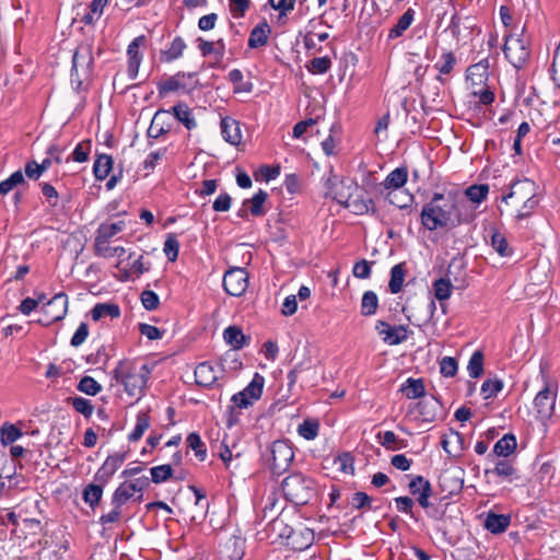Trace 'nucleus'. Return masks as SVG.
<instances>
[{"mask_svg": "<svg viewBox=\"0 0 560 560\" xmlns=\"http://www.w3.org/2000/svg\"><path fill=\"white\" fill-rule=\"evenodd\" d=\"M538 186L528 178L513 182L510 191L502 196L499 210L501 214L506 213L516 220L532 215L538 206Z\"/></svg>", "mask_w": 560, "mask_h": 560, "instance_id": "nucleus-1", "label": "nucleus"}, {"mask_svg": "<svg viewBox=\"0 0 560 560\" xmlns=\"http://www.w3.org/2000/svg\"><path fill=\"white\" fill-rule=\"evenodd\" d=\"M456 201L453 194L435 192L430 201L422 207L421 210V224L429 231L438 229L454 228L462 222H469L474 220V215L462 220L459 217L453 218Z\"/></svg>", "mask_w": 560, "mask_h": 560, "instance_id": "nucleus-2", "label": "nucleus"}, {"mask_svg": "<svg viewBox=\"0 0 560 560\" xmlns=\"http://www.w3.org/2000/svg\"><path fill=\"white\" fill-rule=\"evenodd\" d=\"M150 369L130 360H121L113 371V378L124 386L130 397H140L149 380Z\"/></svg>", "mask_w": 560, "mask_h": 560, "instance_id": "nucleus-3", "label": "nucleus"}, {"mask_svg": "<svg viewBox=\"0 0 560 560\" xmlns=\"http://www.w3.org/2000/svg\"><path fill=\"white\" fill-rule=\"evenodd\" d=\"M282 490L288 500L301 505L310 502L316 493L315 481L300 472L284 478Z\"/></svg>", "mask_w": 560, "mask_h": 560, "instance_id": "nucleus-4", "label": "nucleus"}, {"mask_svg": "<svg viewBox=\"0 0 560 560\" xmlns=\"http://www.w3.org/2000/svg\"><path fill=\"white\" fill-rule=\"evenodd\" d=\"M294 458V452L287 441H275L265 454V460L270 470L276 475H281L288 470Z\"/></svg>", "mask_w": 560, "mask_h": 560, "instance_id": "nucleus-5", "label": "nucleus"}, {"mask_svg": "<svg viewBox=\"0 0 560 560\" xmlns=\"http://www.w3.org/2000/svg\"><path fill=\"white\" fill-rule=\"evenodd\" d=\"M324 186L325 195L342 206L353 196V192L359 190L352 179L339 177L332 171L326 177Z\"/></svg>", "mask_w": 560, "mask_h": 560, "instance_id": "nucleus-6", "label": "nucleus"}, {"mask_svg": "<svg viewBox=\"0 0 560 560\" xmlns=\"http://www.w3.org/2000/svg\"><path fill=\"white\" fill-rule=\"evenodd\" d=\"M504 55L515 68H522L529 58L530 51L527 42L520 35L505 36Z\"/></svg>", "mask_w": 560, "mask_h": 560, "instance_id": "nucleus-7", "label": "nucleus"}, {"mask_svg": "<svg viewBox=\"0 0 560 560\" xmlns=\"http://www.w3.org/2000/svg\"><path fill=\"white\" fill-rule=\"evenodd\" d=\"M265 378L258 373H255L250 383L241 392L234 394L231 398L234 406L240 409H246L255 401L259 400L262 394Z\"/></svg>", "mask_w": 560, "mask_h": 560, "instance_id": "nucleus-8", "label": "nucleus"}, {"mask_svg": "<svg viewBox=\"0 0 560 560\" xmlns=\"http://www.w3.org/2000/svg\"><path fill=\"white\" fill-rule=\"evenodd\" d=\"M68 312V296L65 293H57L43 306L44 317L38 319L43 326L65 318Z\"/></svg>", "mask_w": 560, "mask_h": 560, "instance_id": "nucleus-9", "label": "nucleus"}, {"mask_svg": "<svg viewBox=\"0 0 560 560\" xmlns=\"http://www.w3.org/2000/svg\"><path fill=\"white\" fill-rule=\"evenodd\" d=\"M248 287V275L244 268H231L224 273L223 288L232 296H241Z\"/></svg>", "mask_w": 560, "mask_h": 560, "instance_id": "nucleus-10", "label": "nucleus"}, {"mask_svg": "<svg viewBox=\"0 0 560 560\" xmlns=\"http://www.w3.org/2000/svg\"><path fill=\"white\" fill-rule=\"evenodd\" d=\"M557 394L549 386L542 388L534 399V409L541 420L549 419L555 409Z\"/></svg>", "mask_w": 560, "mask_h": 560, "instance_id": "nucleus-11", "label": "nucleus"}, {"mask_svg": "<svg viewBox=\"0 0 560 560\" xmlns=\"http://www.w3.org/2000/svg\"><path fill=\"white\" fill-rule=\"evenodd\" d=\"M375 329L382 340L389 346L400 345L408 338V330L404 325L390 326L386 322L378 320Z\"/></svg>", "mask_w": 560, "mask_h": 560, "instance_id": "nucleus-12", "label": "nucleus"}, {"mask_svg": "<svg viewBox=\"0 0 560 560\" xmlns=\"http://www.w3.org/2000/svg\"><path fill=\"white\" fill-rule=\"evenodd\" d=\"M93 63V56L89 46H80L72 58L71 83L75 82L74 75H79V71L88 77Z\"/></svg>", "mask_w": 560, "mask_h": 560, "instance_id": "nucleus-13", "label": "nucleus"}, {"mask_svg": "<svg viewBox=\"0 0 560 560\" xmlns=\"http://www.w3.org/2000/svg\"><path fill=\"white\" fill-rule=\"evenodd\" d=\"M125 454L116 453L106 458L102 467L96 472V479L101 483H106L125 462Z\"/></svg>", "mask_w": 560, "mask_h": 560, "instance_id": "nucleus-14", "label": "nucleus"}, {"mask_svg": "<svg viewBox=\"0 0 560 560\" xmlns=\"http://www.w3.org/2000/svg\"><path fill=\"white\" fill-rule=\"evenodd\" d=\"M144 36H138L128 46V75L131 80L136 79L138 75L139 67L142 61V56L139 51V48L144 43Z\"/></svg>", "mask_w": 560, "mask_h": 560, "instance_id": "nucleus-15", "label": "nucleus"}, {"mask_svg": "<svg viewBox=\"0 0 560 560\" xmlns=\"http://www.w3.org/2000/svg\"><path fill=\"white\" fill-rule=\"evenodd\" d=\"M171 130V110L160 109L152 118L148 129V137L159 138Z\"/></svg>", "mask_w": 560, "mask_h": 560, "instance_id": "nucleus-16", "label": "nucleus"}, {"mask_svg": "<svg viewBox=\"0 0 560 560\" xmlns=\"http://www.w3.org/2000/svg\"><path fill=\"white\" fill-rule=\"evenodd\" d=\"M221 372V370H215L211 363L201 362L195 369L196 384L202 387H210L218 381L219 373Z\"/></svg>", "mask_w": 560, "mask_h": 560, "instance_id": "nucleus-17", "label": "nucleus"}, {"mask_svg": "<svg viewBox=\"0 0 560 560\" xmlns=\"http://www.w3.org/2000/svg\"><path fill=\"white\" fill-rule=\"evenodd\" d=\"M220 127L221 135L228 143L238 145L242 142L243 136L237 120L231 117H224L221 119Z\"/></svg>", "mask_w": 560, "mask_h": 560, "instance_id": "nucleus-18", "label": "nucleus"}, {"mask_svg": "<svg viewBox=\"0 0 560 560\" xmlns=\"http://www.w3.org/2000/svg\"><path fill=\"white\" fill-rule=\"evenodd\" d=\"M467 82L472 88H481L488 80V61L481 60L467 69Z\"/></svg>", "mask_w": 560, "mask_h": 560, "instance_id": "nucleus-19", "label": "nucleus"}, {"mask_svg": "<svg viewBox=\"0 0 560 560\" xmlns=\"http://www.w3.org/2000/svg\"><path fill=\"white\" fill-rule=\"evenodd\" d=\"M419 420L423 422H433L441 411V404L434 397L421 400L417 405Z\"/></svg>", "mask_w": 560, "mask_h": 560, "instance_id": "nucleus-20", "label": "nucleus"}, {"mask_svg": "<svg viewBox=\"0 0 560 560\" xmlns=\"http://www.w3.org/2000/svg\"><path fill=\"white\" fill-rule=\"evenodd\" d=\"M443 450L452 457H458L465 450L464 438L458 432L452 431L441 441Z\"/></svg>", "mask_w": 560, "mask_h": 560, "instance_id": "nucleus-21", "label": "nucleus"}, {"mask_svg": "<svg viewBox=\"0 0 560 560\" xmlns=\"http://www.w3.org/2000/svg\"><path fill=\"white\" fill-rule=\"evenodd\" d=\"M511 523L510 515L489 512L485 520V527L492 534H501L506 530Z\"/></svg>", "mask_w": 560, "mask_h": 560, "instance_id": "nucleus-22", "label": "nucleus"}, {"mask_svg": "<svg viewBox=\"0 0 560 560\" xmlns=\"http://www.w3.org/2000/svg\"><path fill=\"white\" fill-rule=\"evenodd\" d=\"M182 122L188 130H192L197 127L196 119L192 115L191 109L185 103H178L172 107L171 114Z\"/></svg>", "mask_w": 560, "mask_h": 560, "instance_id": "nucleus-23", "label": "nucleus"}, {"mask_svg": "<svg viewBox=\"0 0 560 560\" xmlns=\"http://www.w3.org/2000/svg\"><path fill=\"white\" fill-rule=\"evenodd\" d=\"M125 225L126 224L124 220H118L116 222L110 223H102L96 231L95 241L109 242L112 237H114L125 229Z\"/></svg>", "mask_w": 560, "mask_h": 560, "instance_id": "nucleus-24", "label": "nucleus"}, {"mask_svg": "<svg viewBox=\"0 0 560 560\" xmlns=\"http://www.w3.org/2000/svg\"><path fill=\"white\" fill-rule=\"evenodd\" d=\"M271 28L267 23H261L255 26L248 38V46L250 48H259L267 44Z\"/></svg>", "mask_w": 560, "mask_h": 560, "instance_id": "nucleus-25", "label": "nucleus"}, {"mask_svg": "<svg viewBox=\"0 0 560 560\" xmlns=\"http://www.w3.org/2000/svg\"><path fill=\"white\" fill-rule=\"evenodd\" d=\"M349 208L354 214H365L373 210L374 203L370 198H363L359 195H354L343 205Z\"/></svg>", "mask_w": 560, "mask_h": 560, "instance_id": "nucleus-26", "label": "nucleus"}, {"mask_svg": "<svg viewBox=\"0 0 560 560\" xmlns=\"http://www.w3.org/2000/svg\"><path fill=\"white\" fill-rule=\"evenodd\" d=\"M408 178V172L406 167H397L392 171L383 182L385 189H399L401 188Z\"/></svg>", "mask_w": 560, "mask_h": 560, "instance_id": "nucleus-27", "label": "nucleus"}, {"mask_svg": "<svg viewBox=\"0 0 560 560\" xmlns=\"http://www.w3.org/2000/svg\"><path fill=\"white\" fill-rule=\"evenodd\" d=\"M400 392L408 399H416L424 395V385L420 378H407L400 386Z\"/></svg>", "mask_w": 560, "mask_h": 560, "instance_id": "nucleus-28", "label": "nucleus"}, {"mask_svg": "<svg viewBox=\"0 0 560 560\" xmlns=\"http://www.w3.org/2000/svg\"><path fill=\"white\" fill-rule=\"evenodd\" d=\"M119 315L120 310L118 305L112 303H98L91 311L92 319L95 322L104 317L117 318Z\"/></svg>", "mask_w": 560, "mask_h": 560, "instance_id": "nucleus-29", "label": "nucleus"}, {"mask_svg": "<svg viewBox=\"0 0 560 560\" xmlns=\"http://www.w3.org/2000/svg\"><path fill=\"white\" fill-rule=\"evenodd\" d=\"M107 3L108 0H92L86 12L82 16V21L85 24H93L98 21Z\"/></svg>", "mask_w": 560, "mask_h": 560, "instance_id": "nucleus-30", "label": "nucleus"}, {"mask_svg": "<svg viewBox=\"0 0 560 560\" xmlns=\"http://www.w3.org/2000/svg\"><path fill=\"white\" fill-rule=\"evenodd\" d=\"M516 439L512 434H505L501 438L493 447V453L498 456L506 457L516 450Z\"/></svg>", "mask_w": 560, "mask_h": 560, "instance_id": "nucleus-31", "label": "nucleus"}, {"mask_svg": "<svg viewBox=\"0 0 560 560\" xmlns=\"http://www.w3.org/2000/svg\"><path fill=\"white\" fill-rule=\"evenodd\" d=\"M415 19V11L408 9L398 20L397 24L389 31L388 38L394 39L404 34L409 28Z\"/></svg>", "mask_w": 560, "mask_h": 560, "instance_id": "nucleus-32", "label": "nucleus"}, {"mask_svg": "<svg viewBox=\"0 0 560 560\" xmlns=\"http://www.w3.org/2000/svg\"><path fill=\"white\" fill-rule=\"evenodd\" d=\"M95 254L104 258L121 257L126 249L121 246L112 247L109 242L95 241L94 242Z\"/></svg>", "mask_w": 560, "mask_h": 560, "instance_id": "nucleus-33", "label": "nucleus"}, {"mask_svg": "<svg viewBox=\"0 0 560 560\" xmlns=\"http://www.w3.org/2000/svg\"><path fill=\"white\" fill-rule=\"evenodd\" d=\"M224 341L234 349H241L245 343V336L241 328L236 326H229L223 331Z\"/></svg>", "mask_w": 560, "mask_h": 560, "instance_id": "nucleus-34", "label": "nucleus"}, {"mask_svg": "<svg viewBox=\"0 0 560 560\" xmlns=\"http://www.w3.org/2000/svg\"><path fill=\"white\" fill-rule=\"evenodd\" d=\"M268 194L264 190L256 192L250 199L244 201V206L249 205V211L255 217L265 214L264 203L266 202Z\"/></svg>", "mask_w": 560, "mask_h": 560, "instance_id": "nucleus-35", "label": "nucleus"}, {"mask_svg": "<svg viewBox=\"0 0 560 560\" xmlns=\"http://www.w3.org/2000/svg\"><path fill=\"white\" fill-rule=\"evenodd\" d=\"M113 167V159L107 154H102L94 163L93 172L97 179L103 180L108 175Z\"/></svg>", "mask_w": 560, "mask_h": 560, "instance_id": "nucleus-36", "label": "nucleus"}, {"mask_svg": "<svg viewBox=\"0 0 560 560\" xmlns=\"http://www.w3.org/2000/svg\"><path fill=\"white\" fill-rule=\"evenodd\" d=\"M490 243H491L492 248L501 257H510L513 253L512 248L509 246V243H508V240L505 238V236L498 231L492 232Z\"/></svg>", "mask_w": 560, "mask_h": 560, "instance_id": "nucleus-37", "label": "nucleus"}, {"mask_svg": "<svg viewBox=\"0 0 560 560\" xmlns=\"http://www.w3.org/2000/svg\"><path fill=\"white\" fill-rule=\"evenodd\" d=\"M378 307L377 295L373 291L364 292L361 300V314L363 316L374 315Z\"/></svg>", "mask_w": 560, "mask_h": 560, "instance_id": "nucleus-38", "label": "nucleus"}, {"mask_svg": "<svg viewBox=\"0 0 560 560\" xmlns=\"http://www.w3.org/2000/svg\"><path fill=\"white\" fill-rule=\"evenodd\" d=\"M150 427V418L145 412H139L137 415V422L133 428V430L129 434V441L136 442L140 440L143 435V433L149 429Z\"/></svg>", "mask_w": 560, "mask_h": 560, "instance_id": "nucleus-39", "label": "nucleus"}, {"mask_svg": "<svg viewBox=\"0 0 560 560\" xmlns=\"http://www.w3.org/2000/svg\"><path fill=\"white\" fill-rule=\"evenodd\" d=\"M456 63V58L452 51L444 52L441 59L434 65V68L439 71L440 75L438 80H442L441 75L450 74Z\"/></svg>", "mask_w": 560, "mask_h": 560, "instance_id": "nucleus-40", "label": "nucleus"}, {"mask_svg": "<svg viewBox=\"0 0 560 560\" xmlns=\"http://www.w3.org/2000/svg\"><path fill=\"white\" fill-rule=\"evenodd\" d=\"M136 492L129 485V482H122L114 492L112 503L113 505L121 506L129 499H131Z\"/></svg>", "mask_w": 560, "mask_h": 560, "instance_id": "nucleus-41", "label": "nucleus"}, {"mask_svg": "<svg viewBox=\"0 0 560 560\" xmlns=\"http://www.w3.org/2000/svg\"><path fill=\"white\" fill-rule=\"evenodd\" d=\"M405 280V271L401 265H395L390 270L389 291L393 294L400 292Z\"/></svg>", "mask_w": 560, "mask_h": 560, "instance_id": "nucleus-42", "label": "nucleus"}, {"mask_svg": "<svg viewBox=\"0 0 560 560\" xmlns=\"http://www.w3.org/2000/svg\"><path fill=\"white\" fill-rule=\"evenodd\" d=\"M229 80L234 84L235 93H248L252 91L253 84L244 82L243 73L238 69H233L229 72Z\"/></svg>", "mask_w": 560, "mask_h": 560, "instance_id": "nucleus-43", "label": "nucleus"}, {"mask_svg": "<svg viewBox=\"0 0 560 560\" xmlns=\"http://www.w3.org/2000/svg\"><path fill=\"white\" fill-rule=\"evenodd\" d=\"M24 183V175L21 171H16L7 179L0 182V195H7L15 187Z\"/></svg>", "mask_w": 560, "mask_h": 560, "instance_id": "nucleus-44", "label": "nucleus"}, {"mask_svg": "<svg viewBox=\"0 0 560 560\" xmlns=\"http://www.w3.org/2000/svg\"><path fill=\"white\" fill-rule=\"evenodd\" d=\"M22 431L13 424L4 423L0 429V438L3 445H9L22 436Z\"/></svg>", "mask_w": 560, "mask_h": 560, "instance_id": "nucleus-45", "label": "nucleus"}, {"mask_svg": "<svg viewBox=\"0 0 560 560\" xmlns=\"http://www.w3.org/2000/svg\"><path fill=\"white\" fill-rule=\"evenodd\" d=\"M103 485H89L83 491L84 501L92 508L98 504L103 494Z\"/></svg>", "mask_w": 560, "mask_h": 560, "instance_id": "nucleus-46", "label": "nucleus"}, {"mask_svg": "<svg viewBox=\"0 0 560 560\" xmlns=\"http://www.w3.org/2000/svg\"><path fill=\"white\" fill-rule=\"evenodd\" d=\"M489 186L486 184H480L468 187L465 191V195L470 201L480 203L487 198Z\"/></svg>", "mask_w": 560, "mask_h": 560, "instance_id": "nucleus-47", "label": "nucleus"}, {"mask_svg": "<svg viewBox=\"0 0 560 560\" xmlns=\"http://www.w3.org/2000/svg\"><path fill=\"white\" fill-rule=\"evenodd\" d=\"M186 48L184 39L179 36L175 37L170 48L164 52V60L170 62L179 58Z\"/></svg>", "mask_w": 560, "mask_h": 560, "instance_id": "nucleus-48", "label": "nucleus"}, {"mask_svg": "<svg viewBox=\"0 0 560 560\" xmlns=\"http://www.w3.org/2000/svg\"><path fill=\"white\" fill-rule=\"evenodd\" d=\"M468 373L471 377L477 378L483 373V355L480 351H475L469 359Z\"/></svg>", "mask_w": 560, "mask_h": 560, "instance_id": "nucleus-49", "label": "nucleus"}, {"mask_svg": "<svg viewBox=\"0 0 560 560\" xmlns=\"http://www.w3.org/2000/svg\"><path fill=\"white\" fill-rule=\"evenodd\" d=\"M434 295L439 301L447 300L452 294L453 285L450 280L441 278L433 283Z\"/></svg>", "mask_w": 560, "mask_h": 560, "instance_id": "nucleus-50", "label": "nucleus"}, {"mask_svg": "<svg viewBox=\"0 0 560 560\" xmlns=\"http://www.w3.org/2000/svg\"><path fill=\"white\" fill-rule=\"evenodd\" d=\"M78 389L86 395L95 396L102 390V386L91 376H84L78 384Z\"/></svg>", "mask_w": 560, "mask_h": 560, "instance_id": "nucleus-51", "label": "nucleus"}, {"mask_svg": "<svg viewBox=\"0 0 560 560\" xmlns=\"http://www.w3.org/2000/svg\"><path fill=\"white\" fill-rule=\"evenodd\" d=\"M187 443L189 445V447L195 451V454L196 456L198 457L199 460H205L206 457H207V451L203 446V443L200 439V436L192 432L190 433L188 436H187Z\"/></svg>", "mask_w": 560, "mask_h": 560, "instance_id": "nucleus-52", "label": "nucleus"}, {"mask_svg": "<svg viewBox=\"0 0 560 560\" xmlns=\"http://www.w3.org/2000/svg\"><path fill=\"white\" fill-rule=\"evenodd\" d=\"M71 406L73 407V409L77 412L83 415L86 418H89L93 413V410H94L92 402L89 399L83 398V397L72 398Z\"/></svg>", "mask_w": 560, "mask_h": 560, "instance_id": "nucleus-53", "label": "nucleus"}, {"mask_svg": "<svg viewBox=\"0 0 560 560\" xmlns=\"http://www.w3.org/2000/svg\"><path fill=\"white\" fill-rule=\"evenodd\" d=\"M503 388L501 380H486L481 385V393L485 399L495 396Z\"/></svg>", "mask_w": 560, "mask_h": 560, "instance_id": "nucleus-54", "label": "nucleus"}, {"mask_svg": "<svg viewBox=\"0 0 560 560\" xmlns=\"http://www.w3.org/2000/svg\"><path fill=\"white\" fill-rule=\"evenodd\" d=\"M330 67L331 60L328 57H318L314 58L307 68L314 74H324Z\"/></svg>", "mask_w": 560, "mask_h": 560, "instance_id": "nucleus-55", "label": "nucleus"}, {"mask_svg": "<svg viewBox=\"0 0 560 560\" xmlns=\"http://www.w3.org/2000/svg\"><path fill=\"white\" fill-rule=\"evenodd\" d=\"M173 469L171 465H160L151 468L152 481L161 483L166 481L172 476Z\"/></svg>", "mask_w": 560, "mask_h": 560, "instance_id": "nucleus-56", "label": "nucleus"}, {"mask_svg": "<svg viewBox=\"0 0 560 560\" xmlns=\"http://www.w3.org/2000/svg\"><path fill=\"white\" fill-rule=\"evenodd\" d=\"M299 434L311 441L314 440L318 434V423L310 420H305L298 429Z\"/></svg>", "mask_w": 560, "mask_h": 560, "instance_id": "nucleus-57", "label": "nucleus"}, {"mask_svg": "<svg viewBox=\"0 0 560 560\" xmlns=\"http://www.w3.org/2000/svg\"><path fill=\"white\" fill-rule=\"evenodd\" d=\"M458 370L457 361L452 357H444L440 361V372L445 377H453Z\"/></svg>", "mask_w": 560, "mask_h": 560, "instance_id": "nucleus-58", "label": "nucleus"}, {"mask_svg": "<svg viewBox=\"0 0 560 560\" xmlns=\"http://www.w3.org/2000/svg\"><path fill=\"white\" fill-rule=\"evenodd\" d=\"M296 0H269L270 7L279 12V16H287L295 5Z\"/></svg>", "mask_w": 560, "mask_h": 560, "instance_id": "nucleus-59", "label": "nucleus"}, {"mask_svg": "<svg viewBox=\"0 0 560 560\" xmlns=\"http://www.w3.org/2000/svg\"><path fill=\"white\" fill-rule=\"evenodd\" d=\"M492 472L498 477H502L508 480H512V477L515 474V468L506 460H500L497 463Z\"/></svg>", "mask_w": 560, "mask_h": 560, "instance_id": "nucleus-60", "label": "nucleus"}, {"mask_svg": "<svg viewBox=\"0 0 560 560\" xmlns=\"http://www.w3.org/2000/svg\"><path fill=\"white\" fill-rule=\"evenodd\" d=\"M179 243L174 235H170L164 242L163 252L171 261H174L178 256Z\"/></svg>", "mask_w": 560, "mask_h": 560, "instance_id": "nucleus-61", "label": "nucleus"}, {"mask_svg": "<svg viewBox=\"0 0 560 560\" xmlns=\"http://www.w3.org/2000/svg\"><path fill=\"white\" fill-rule=\"evenodd\" d=\"M91 151V143L90 142H81L79 143L73 152H72V159L73 161L78 163L86 162L89 159V154Z\"/></svg>", "mask_w": 560, "mask_h": 560, "instance_id": "nucleus-62", "label": "nucleus"}, {"mask_svg": "<svg viewBox=\"0 0 560 560\" xmlns=\"http://www.w3.org/2000/svg\"><path fill=\"white\" fill-rule=\"evenodd\" d=\"M141 302L145 310L152 311L159 306L160 300L155 292L151 290H144L141 293Z\"/></svg>", "mask_w": 560, "mask_h": 560, "instance_id": "nucleus-63", "label": "nucleus"}, {"mask_svg": "<svg viewBox=\"0 0 560 560\" xmlns=\"http://www.w3.org/2000/svg\"><path fill=\"white\" fill-rule=\"evenodd\" d=\"M249 8V0H230V11L235 19L244 16Z\"/></svg>", "mask_w": 560, "mask_h": 560, "instance_id": "nucleus-64", "label": "nucleus"}]
</instances>
